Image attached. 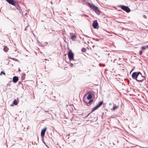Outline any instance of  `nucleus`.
<instances>
[{
	"mask_svg": "<svg viewBox=\"0 0 148 148\" xmlns=\"http://www.w3.org/2000/svg\"><path fill=\"white\" fill-rule=\"evenodd\" d=\"M88 5L90 8L92 9L97 14L99 15L100 14V12L97 7L96 6L93 4H91L90 3H88Z\"/></svg>",
	"mask_w": 148,
	"mask_h": 148,
	"instance_id": "obj_1",
	"label": "nucleus"
},
{
	"mask_svg": "<svg viewBox=\"0 0 148 148\" xmlns=\"http://www.w3.org/2000/svg\"><path fill=\"white\" fill-rule=\"evenodd\" d=\"M119 7L123 10L125 11L127 13H129L130 11V8L124 5H120Z\"/></svg>",
	"mask_w": 148,
	"mask_h": 148,
	"instance_id": "obj_2",
	"label": "nucleus"
},
{
	"mask_svg": "<svg viewBox=\"0 0 148 148\" xmlns=\"http://www.w3.org/2000/svg\"><path fill=\"white\" fill-rule=\"evenodd\" d=\"M139 74H140V72L139 71L133 73L132 75V78L137 81Z\"/></svg>",
	"mask_w": 148,
	"mask_h": 148,
	"instance_id": "obj_3",
	"label": "nucleus"
},
{
	"mask_svg": "<svg viewBox=\"0 0 148 148\" xmlns=\"http://www.w3.org/2000/svg\"><path fill=\"white\" fill-rule=\"evenodd\" d=\"M145 79V77L143 76L141 73L140 72L138 77L137 81L138 82H141L143 81Z\"/></svg>",
	"mask_w": 148,
	"mask_h": 148,
	"instance_id": "obj_4",
	"label": "nucleus"
},
{
	"mask_svg": "<svg viewBox=\"0 0 148 148\" xmlns=\"http://www.w3.org/2000/svg\"><path fill=\"white\" fill-rule=\"evenodd\" d=\"M10 4H11L15 6L18 9V7H19L18 6V5L16 4L15 2L13 0H6Z\"/></svg>",
	"mask_w": 148,
	"mask_h": 148,
	"instance_id": "obj_5",
	"label": "nucleus"
},
{
	"mask_svg": "<svg viewBox=\"0 0 148 148\" xmlns=\"http://www.w3.org/2000/svg\"><path fill=\"white\" fill-rule=\"evenodd\" d=\"M68 56L70 60H73L74 54L71 50H70L68 53Z\"/></svg>",
	"mask_w": 148,
	"mask_h": 148,
	"instance_id": "obj_6",
	"label": "nucleus"
},
{
	"mask_svg": "<svg viewBox=\"0 0 148 148\" xmlns=\"http://www.w3.org/2000/svg\"><path fill=\"white\" fill-rule=\"evenodd\" d=\"M92 25L94 28L96 29L97 28V27L98 25V24L97 20L93 21Z\"/></svg>",
	"mask_w": 148,
	"mask_h": 148,
	"instance_id": "obj_7",
	"label": "nucleus"
},
{
	"mask_svg": "<svg viewBox=\"0 0 148 148\" xmlns=\"http://www.w3.org/2000/svg\"><path fill=\"white\" fill-rule=\"evenodd\" d=\"M47 130L46 128H45L42 129L41 132V136H43L45 135V132Z\"/></svg>",
	"mask_w": 148,
	"mask_h": 148,
	"instance_id": "obj_8",
	"label": "nucleus"
},
{
	"mask_svg": "<svg viewBox=\"0 0 148 148\" xmlns=\"http://www.w3.org/2000/svg\"><path fill=\"white\" fill-rule=\"evenodd\" d=\"M18 78L16 76H14L13 78L12 81L14 83H16L18 80Z\"/></svg>",
	"mask_w": 148,
	"mask_h": 148,
	"instance_id": "obj_9",
	"label": "nucleus"
},
{
	"mask_svg": "<svg viewBox=\"0 0 148 148\" xmlns=\"http://www.w3.org/2000/svg\"><path fill=\"white\" fill-rule=\"evenodd\" d=\"M87 94L88 95L87 97V99L88 100L91 99L92 98V95L89 92H88Z\"/></svg>",
	"mask_w": 148,
	"mask_h": 148,
	"instance_id": "obj_10",
	"label": "nucleus"
},
{
	"mask_svg": "<svg viewBox=\"0 0 148 148\" xmlns=\"http://www.w3.org/2000/svg\"><path fill=\"white\" fill-rule=\"evenodd\" d=\"M71 38L72 40H74L76 38V36L75 34H74L73 36H71Z\"/></svg>",
	"mask_w": 148,
	"mask_h": 148,
	"instance_id": "obj_11",
	"label": "nucleus"
},
{
	"mask_svg": "<svg viewBox=\"0 0 148 148\" xmlns=\"http://www.w3.org/2000/svg\"><path fill=\"white\" fill-rule=\"evenodd\" d=\"M18 99V98H17V99ZM18 100L17 99H15L13 101V104L15 105H17L18 104Z\"/></svg>",
	"mask_w": 148,
	"mask_h": 148,
	"instance_id": "obj_12",
	"label": "nucleus"
},
{
	"mask_svg": "<svg viewBox=\"0 0 148 148\" xmlns=\"http://www.w3.org/2000/svg\"><path fill=\"white\" fill-rule=\"evenodd\" d=\"M99 107L97 105L92 109V112L97 109Z\"/></svg>",
	"mask_w": 148,
	"mask_h": 148,
	"instance_id": "obj_13",
	"label": "nucleus"
},
{
	"mask_svg": "<svg viewBox=\"0 0 148 148\" xmlns=\"http://www.w3.org/2000/svg\"><path fill=\"white\" fill-rule=\"evenodd\" d=\"M8 48L6 46H5L3 48V50L5 52L8 51Z\"/></svg>",
	"mask_w": 148,
	"mask_h": 148,
	"instance_id": "obj_14",
	"label": "nucleus"
},
{
	"mask_svg": "<svg viewBox=\"0 0 148 148\" xmlns=\"http://www.w3.org/2000/svg\"><path fill=\"white\" fill-rule=\"evenodd\" d=\"M103 103V101H101L99 102L98 104L97 105L99 107H100Z\"/></svg>",
	"mask_w": 148,
	"mask_h": 148,
	"instance_id": "obj_15",
	"label": "nucleus"
},
{
	"mask_svg": "<svg viewBox=\"0 0 148 148\" xmlns=\"http://www.w3.org/2000/svg\"><path fill=\"white\" fill-rule=\"evenodd\" d=\"M118 108V106L115 105L114 104V106L113 107V108L112 109V110H114L116 108Z\"/></svg>",
	"mask_w": 148,
	"mask_h": 148,
	"instance_id": "obj_16",
	"label": "nucleus"
},
{
	"mask_svg": "<svg viewBox=\"0 0 148 148\" xmlns=\"http://www.w3.org/2000/svg\"><path fill=\"white\" fill-rule=\"evenodd\" d=\"M93 99H91L89 101L88 104H91L93 101Z\"/></svg>",
	"mask_w": 148,
	"mask_h": 148,
	"instance_id": "obj_17",
	"label": "nucleus"
},
{
	"mask_svg": "<svg viewBox=\"0 0 148 148\" xmlns=\"http://www.w3.org/2000/svg\"><path fill=\"white\" fill-rule=\"evenodd\" d=\"M146 48V47L145 46H142L141 47V49L143 50H145V49Z\"/></svg>",
	"mask_w": 148,
	"mask_h": 148,
	"instance_id": "obj_18",
	"label": "nucleus"
},
{
	"mask_svg": "<svg viewBox=\"0 0 148 148\" xmlns=\"http://www.w3.org/2000/svg\"><path fill=\"white\" fill-rule=\"evenodd\" d=\"M86 50V49L84 48H83L82 49V51L83 52H85Z\"/></svg>",
	"mask_w": 148,
	"mask_h": 148,
	"instance_id": "obj_19",
	"label": "nucleus"
},
{
	"mask_svg": "<svg viewBox=\"0 0 148 148\" xmlns=\"http://www.w3.org/2000/svg\"><path fill=\"white\" fill-rule=\"evenodd\" d=\"M139 54L140 55H141L143 53V51H139Z\"/></svg>",
	"mask_w": 148,
	"mask_h": 148,
	"instance_id": "obj_20",
	"label": "nucleus"
},
{
	"mask_svg": "<svg viewBox=\"0 0 148 148\" xmlns=\"http://www.w3.org/2000/svg\"><path fill=\"white\" fill-rule=\"evenodd\" d=\"M3 74L4 75H5V73L3 71H1V73H0V75H1L2 74Z\"/></svg>",
	"mask_w": 148,
	"mask_h": 148,
	"instance_id": "obj_21",
	"label": "nucleus"
},
{
	"mask_svg": "<svg viewBox=\"0 0 148 148\" xmlns=\"http://www.w3.org/2000/svg\"><path fill=\"white\" fill-rule=\"evenodd\" d=\"M45 112H51V111H49V110H45Z\"/></svg>",
	"mask_w": 148,
	"mask_h": 148,
	"instance_id": "obj_22",
	"label": "nucleus"
},
{
	"mask_svg": "<svg viewBox=\"0 0 148 148\" xmlns=\"http://www.w3.org/2000/svg\"><path fill=\"white\" fill-rule=\"evenodd\" d=\"M73 65V64L72 63H71V65H70V66L71 67H72V66Z\"/></svg>",
	"mask_w": 148,
	"mask_h": 148,
	"instance_id": "obj_23",
	"label": "nucleus"
},
{
	"mask_svg": "<svg viewBox=\"0 0 148 148\" xmlns=\"http://www.w3.org/2000/svg\"><path fill=\"white\" fill-rule=\"evenodd\" d=\"M11 84L9 83H8L7 84V86H10Z\"/></svg>",
	"mask_w": 148,
	"mask_h": 148,
	"instance_id": "obj_24",
	"label": "nucleus"
},
{
	"mask_svg": "<svg viewBox=\"0 0 148 148\" xmlns=\"http://www.w3.org/2000/svg\"><path fill=\"white\" fill-rule=\"evenodd\" d=\"M27 27H28V26H27V27H26L25 29V30H26L27 28Z\"/></svg>",
	"mask_w": 148,
	"mask_h": 148,
	"instance_id": "obj_25",
	"label": "nucleus"
},
{
	"mask_svg": "<svg viewBox=\"0 0 148 148\" xmlns=\"http://www.w3.org/2000/svg\"><path fill=\"white\" fill-rule=\"evenodd\" d=\"M21 71V70H20V69L19 68L18 70V71L19 72H20Z\"/></svg>",
	"mask_w": 148,
	"mask_h": 148,
	"instance_id": "obj_26",
	"label": "nucleus"
},
{
	"mask_svg": "<svg viewBox=\"0 0 148 148\" xmlns=\"http://www.w3.org/2000/svg\"><path fill=\"white\" fill-rule=\"evenodd\" d=\"M145 47L146 48H148V45H147L146 46H145Z\"/></svg>",
	"mask_w": 148,
	"mask_h": 148,
	"instance_id": "obj_27",
	"label": "nucleus"
},
{
	"mask_svg": "<svg viewBox=\"0 0 148 148\" xmlns=\"http://www.w3.org/2000/svg\"><path fill=\"white\" fill-rule=\"evenodd\" d=\"M90 113H89V114H88V115H87V116H86V117H88V115H89V114H90Z\"/></svg>",
	"mask_w": 148,
	"mask_h": 148,
	"instance_id": "obj_28",
	"label": "nucleus"
},
{
	"mask_svg": "<svg viewBox=\"0 0 148 148\" xmlns=\"http://www.w3.org/2000/svg\"><path fill=\"white\" fill-rule=\"evenodd\" d=\"M15 60L16 61H18V60L16 59H15V60Z\"/></svg>",
	"mask_w": 148,
	"mask_h": 148,
	"instance_id": "obj_29",
	"label": "nucleus"
},
{
	"mask_svg": "<svg viewBox=\"0 0 148 148\" xmlns=\"http://www.w3.org/2000/svg\"><path fill=\"white\" fill-rule=\"evenodd\" d=\"M111 104H112V103H109V105H110V106L111 105Z\"/></svg>",
	"mask_w": 148,
	"mask_h": 148,
	"instance_id": "obj_30",
	"label": "nucleus"
},
{
	"mask_svg": "<svg viewBox=\"0 0 148 148\" xmlns=\"http://www.w3.org/2000/svg\"><path fill=\"white\" fill-rule=\"evenodd\" d=\"M86 37H88V36H86V35H85Z\"/></svg>",
	"mask_w": 148,
	"mask_h": 148,
	"instance_id": "obj_31",
	"label": "nucleus"
},
{
	"mask_svg": "<svg viewBox=\"0 0 148 148\" xmlns=\"http://www.w3.org/2000/svg\"><path fill=\"white\" fill-rule=\"evenodd\" d=\"M12 60H15V59H14V58H12Z\"/></svg>",
	"mask_w": 148,
	"mask_h": 148,
	"instance_id": "obj_32",
	"label": "nucleus"
},
{
	"mask_svg": "<svg viewBox=\"0 0 148 148\" xmlns=\"http://www.w3.org/2000/svg\"><path fill=\"white\" fill-rule=\"evenodd\" d=\"M20 84V82H19V83H18V84Z\"/></svg>",
	"mask_w": 148,
	"mask_h": 148,
	"instance_id": "obj_33",
	"label": "nucleus"
},
{
	"mask_svg": "<svg viewBox=\"0 0 148 148\" xmlns=\"http://www.w3.org/2000/svg\"><path fill=\"white\" fill-rule=\"evenodd\" d=\"M51 4H52V2H51Z\"/></svg>",
	"mask_w": 148,
	"mask_h": 148,
	"instance_id": "obj_34",
	"label": "nucleus"
},
{
	"mask_svg": "<svg viewBox=\"0 0 148 148\" xmlns=\"http://www.w3.org/2000/svg\"><path fill=\"white\" fill-rule=\"evenodd\" d=\"M44 143L45 144V142H44Z\"/></svg>",
	"mask_w": 148,
	"mask_h": 148,
	"instance_id": "obj_35",
	"label": "nucleus"
},
{
	"mask_svg": "<svg viewBox=\"0 0 148 148\" xmlns=\"http://www.w3.org/2000/svg\"><path fill=\"white\" fill-rule=\"evenodd\" d=\"M84 1H85L86 0H84Z\"/></svg>",
	"mask_w": 148,
	"mask_h": 148,
	"instance_id": "obj_36",
	"label": "nucleus"
}]
</instances>
